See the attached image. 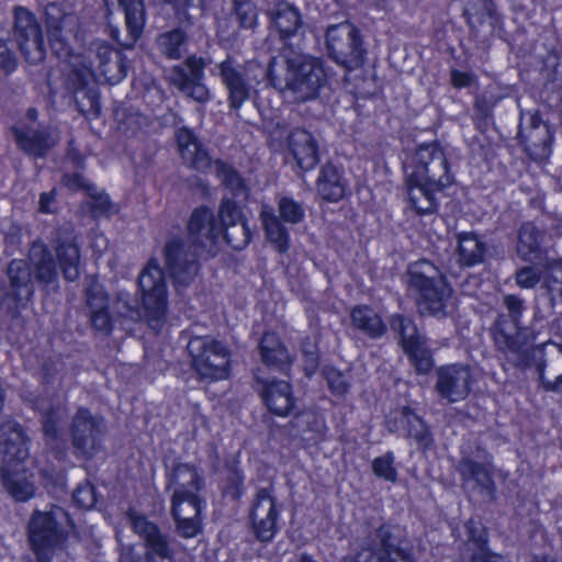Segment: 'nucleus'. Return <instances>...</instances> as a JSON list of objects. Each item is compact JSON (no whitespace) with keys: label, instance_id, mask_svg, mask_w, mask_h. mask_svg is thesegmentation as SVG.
<instances>
[{"label":"nucleus","instance_id":"nucleus-47","mask_svg":"<svg viewBox=\"0 0 562 562\" xmlns=\"http://www.w3.org/2000/svg\"><path fill=\"white\" fill-rule=\"evenodd\" d=\"M235 14L241 27L251 29L257 23V11L248 0H235Z\"/></svg>","mask_w":562,"mask_h":562},{"label":"nucleus","instance_id":"nucleus-23","mask_svg":"<svg viewBox=\"0 0 562 562\" xmlns=\"http://www.w3.org/2000/svg\"><path fill=\"white\" fill-rule=\"evenodd\" d=\"M293 436L306 445L317 442L325 432L324 417L314 409H306L296 414L292 420Z\"/></svg>","mask_w":562,"mask_h":562},{"label":"nucleus","instance_id":"nucleus-24","mask_svg":"<svg viewBox=\"0 0 562 562\" xmlns=\"http://www.w3.org/2000/svg\"><path fill=\"white\" fill-rule=\"evenodd\" d=\"M262 396L268 409L278 416H285L294 405L291 386L285 381L267 382Z\"/></svg>","mask_w":562,"mask_h":562},{"label":"nucleus","instance_id":"nucleus-2","mask_svg":"<svg viewBox=\"0 0 562 562\" xmlns=\"http://www.w3.org/2000/svg\"><path fill=\"white\" fill-rule=\"evenodd\" d=\"M52 49L58 55H67L68 81L74 100L82 113L99 112L97 93L88 86L91 82H120L126 76V65L121 54L103 43H93L86 55L68 53L66 41L68 27L76 24V18L61 12L57 4L45 9Z\"/></svg>","mask_w":562,"mask_h":562},{"label":"nucleus","instance_id":"nucleus-60","mask_svg":"<svg viewBox=\"0 0 562 562\" xmlns=\"http://www.w3.org/2000/svg\"><path fill=\"white\" fill-rule=\"evenodd\" d=\"M3 68L7 71H12L15 68V60L11 57L7 59V61L3 64Z\"/></svg>","mask_w":562,"mask_h":562},{"label":"nucleus","instance_id":"nucleus-25","mask_svg":"<svg viewBox=\"0 0 562 562\" xmlns=\"http://www.w3.org/2000/svg\"><path fill=\"white\" fill-rule=\"evenodd\" d=\"M464 529L467 531L468 550L472 551L471 562H508L502 555L492 553L485 546L486 532L479 521H469Z\"/></svg>","mask_w":562,"mask_h":562},{"label":"nucleus","instance_id":"nucleus-42","mask_svg":"<svg viewBox=\"0 0 562 562\" xmlns=\"http://www.w3.org/2000/svg\"><path fill=\"white\" fill-rule=\"evenodd\" d=\"M159 48L169 58L181 57L184 46V36L180 31H171L161 35L158 40Z\"/></svg>","mask_w":562,"mask_h":562},{"label":"nucleus","instance_id":"nucleus-57","mask_svg":"<svg viewBox=\"0 0 562 562\" xmlns=\"http://www.w3.org/2000/svg\"><path fill=\"white\" fill-rule=\"evenodd\" d=\"M505 304L514 316L520 312L521 301L518 297L514 295H507L505 297Z\"/></svg>","mask_w":562,"mask_h":562},{"label":"nucleus","instance_id":"nucleus-35","mask_svg":"<svg viewBox=\"0 0 562 562\" xmlns=\"http://www.w3.org/2000/svg\"><path fill=\"white\" fill-rule=\"evenodd\" d=\"M88 305L91 311V322L98 330H109L111 327V317L108 313V297L99 288H93L88 292Z\"/></svg>","mask_w":562,"mask_h":562},{"label":"nucleus","instance_id":"nucleus-4","mask_svg":"<svg viewBox=\"0 0 562 562\" xmlns=\"http://www.w3.org/2000/svg\"><path fill=\"white\" fill-rule=\"evenodd\" d=\"M412 206L419 214L436 210V194L450 184L447 160L436 144L419 146L403 162Z\"/></svg>","mask_w":562,"mask_h":562},{"label":"nucleus","instance_id":"nucleus-10","mask_svg":"<svg viewBox=\"0 0 562 562\" xmlns=\"http://www.w3.org/2000/svg\"><path fill=\"white\" fill-rule=\"evenodd\" d=\"M326 46L330 58L347 69L357 68L362 63L361 41L357 29L349 22L328 27Z\"/></svg>","mask_w":562,"mask_h":562},{"label":"nucleus","instance_id":"nucleus-19","mask_svg":"<svg viewBox=\"0 0 562 562\" xmlns=\"http://www.w3.org/2000/svg\"><path fill=\"white\" fill-rule=\"evenodd\" d=\"M386 425L390 431L406 432L424 447L430 443V437L425 424L407 407L391 412L386 418Z\"/></svg>","mask_w":562,"mask_h":562},{"label":"nucleus","instance_id":"nucleus-26","mask_svg":"<svg viewBox=\"0 0 562 562\" xmlns=\"http://www.w3.org/2000/svg\"><path fill=\"white\" fill-rule=\"evenodd\" d=\"M290 150L302 169H311L317 164V149L312 135L303 130H296L289 137Z\"/></svg>","mask_w":562,"mask_h":562},{"label":"nucleus","instance_id":"nucleus-7","mask_svg":"<svg viewBox=\"0 0 562 562\" xmlns=\"http://www.w3.org/2000/svg\"><path fill=\"white\" fill-rule=\"evenodd\" d=\"M66 517L60 508L37 512L29 525V538L38 562H60L65 554V536L59 525Z\"/></svg>","mask_w":562,"mask_h":562},{"label":"nucleus","instance_id":"nucleus-37","mask_svg":"<svg viewBox=\"0 0 562 562\" xmlns=\"http://www.w3.org/2000/svg\"><path fill=\"white\" fill-rule=\"evenodd\" d=\"M353 325L372 337H379L385 330L380 316L367 306H357L351 311Z\"/></svg>","mask_w":562,"mask_h":562},{"label":"nucleus","instance_id":"nucleus-15","mask_svg":"<svg viewBox=\"0 0 562 562\" xmlns=\"http://www.w3.org/2000/svg\"><path fill=\"white\" fill-rule=\"evenodd\" d=\"M279 513L274 498L266 490L257 494L250 520L256 537L263 542L271 541L278 531Z\"/></svg>","mask_w":562,"mask_h":562},{"label":"nucleus","instance_id":"nucleus-48","mask_svg":"<svg viewBox=\"0 0 562 562\" xmlns=\"http://www.w3.org/2000/svg\"><path fill=\"white\" fill-rule=\"evenodd\" d=\"M13 286L26 284L31 278V268L23 260H13L8 269Z\"/></svg>","mask_w":562,"mask_h":562},{"label":"nucleus","instance_id":"nucleus-44","mask_svg":"<svg viewBox=\"0 0 562 562\" xmlns=\"http://www.w3.org/2000/svg\"><path fill=\"white\" fill-rule=\"evenodd\" d=\"M215 169L220 179L237 198L245 196V187L240 177L228 165L216 161Z\"/></svg>","mask_w":562,"mask_h":562},{"label":"nucleus","instance_id":"nucleus-18","mask_svg":"<svg viewBox=\"0 0 562 562\" xmlns=\"http://www.w3.org/2000/svg\"><path fill=\"white\" fill-rule=\"evenodd\" d=\"M169 269L178 282H183L196 272V250H190L182 240H171L166 246Z\"/></svg>","mask_w":562,"mask_h":562},{"label":"nucleus","instance_id":"nucleus-41","mask_svg":"<svg viewBox=\"0 0 562 562\" xmlns=\"http://www.w3.org/2000/svg\"><path fill=\"white\" fill-rule=\"evenodd\" d=\"M538 232L530 223L525 224L518 236L517 251L525 260H532L536 258L538 249Z\"/></svg>","mask_w":562,"mask_h":562},{"label":"nucleus","instance_id":"nucleus-30","mask_svg":"<svg viewBox=\"0 0 562 562\" xmlns=\"http://www.w3.org/2000/svg\"><path fill=\"white\" fill-rule=\"evenodd\" d=\"M317 190L319 195L329 202H336L345 195L346 183L337 168L331 165L322 168Z\"/></svg>","mask_w":562,"mask_h":562},{"label":"nucleus","instance_id":"nucleus-50","mask_svg":"<svg viewBox=\"0 0 562 562\" xmlns=\"http://www.w3.org/2000/svg\"><path fill=\"white\" fill-rule=\"evenodd\" d=\"M325 375L328 386L334 394L342 395L347 391L348 382L341 372L331 368L325 372Z\"/></svg>","mask_w":562,"mask_h":562},{"label":"nucleus","instance_id":"nucleus-11","mask_svg":"<svg viewBox=\"0 0 562 562\" xmlns=\"http://www.w3.org/2000/svg\"><path fill=\"white\" fill-rule=\"evenodd\" d=\"M72 446L76 453L91 458L101 449V420L86 409H79L71 425Z\"/></svg>","mask_w":562,"mask_h":562},{"label":"nucleus","instance_id":"nucleus-56","mask_svg":"<svg viewBox=\"0 0 562 562\" xmlns=\"http://www.w3.org/2000/svg\"><path fill=\"white\" fill-rule=\"evenodd\" d=\"M303 353L306 357V367L305 370L308 374H311L316 366H317V358L315 352V346L311 347H303Z\"/></svg>","mask_w":562,"mask_h":562},{"label":"nucleus","instance_id":"nucleus-46","mask_svg":"<svg viewBox=\"0 0 562 562\" xmlns=\"http://www.w3.org/2000/svg\"><path fill=\"white\" fill-rule=\"evenodd\" d=\"M280 217L289 224H297L304 217L303 207L290 198H282L279 201Z\"/></svg>","mask_w":562,"mask_h":562},{"label":"nucleus","instance_id":"nucleus-28","mask_svg":"<svg viewBox=\"0 0 562 562\" xmlns=\"http://www.w3.org/2000/svg\"><path fill=\"white\" fill-rule=\"evenodd\" d=\"M109 13L115 10H123L126 20V26L133 40H136L143 30L144 12L142 0H104Z\"/></svg>","mask_w":562,"mask_h":562},{"label":"nucleus","instance_id":"nucleus-32","mask_svg":"<svg viewBox=\"0 0 562 562\" xmlns=\"http://www.w3.org/2000/svg\"><path fill=\"white\" fill-rule=\"evenodd\" d=\"M65 183L72 190L83 189L87 191L89 196V203L95 215L104 214L110 212L111 204L108 195L88 183L80 175L67 176Z\"/></svg>","mask_w":562,"mask_h":562},{"label":"nucleus","instance_id":"nucleus-59","mask_svg":"<svg viewBox=\"0 0 562 562\" xmlns=\"http://www.w3.org/2000/svg\"><path fill=\"white\" fill-rule=\"evenodd\" d=\"M549 390L562 392V375L558 376L557 380L548 385Z\"/></svg>","mask_w":562,"mask_h":562},{"label":"nucleus","instance_id":"nucleus-14","mask_svg":"<svg viewBox=\"0 0 562 562\" xmlns=\"http://www.w3.org/2000/svg\"><path fill=\"white\" fill-rule=\"evenodd\" d=\"M392 327L400 331L403 350L409 356V359L419 373H427L432 368V360L425 340L417 334L415 325L407 318L395 316L392 321Z\"/></svg>","mask_w":562,"mask_h":562},{"label":"nucleus","instance_id":"nucleus-51","mask_svg":"<svg viewBox=\"0 0 562 562\" xmlns=\"http://www.w3.org/2000/svg\"><path fill=\"white\" fill-rule=\"evenodd\" d=\"M544 281L549 290L562 291V261H557L550 266Z\"/></svg>","mask_w":562,"mask_h":562},{"label":"nucleus","instance_id":"nucleus-16","mask_svg":"<svg viewBox=\"0 0 562 562\" xmlns=\"http://www.w3.org/2000/svg\"><path fill=\"white\" fill-rule=\"evenodd\" d=\"M471 380L469 367L461 364L447 366L438 371L437 390L441 396L450 402H458L468 395Z\"/></svg>","mask_w":562,"mask_h":562},{"label":"nucleus","instance_id":"nucleus-52","mask_svg":"<svg viewBox=\"0 0 562 562\" xmlns=\"http://www.w3.org/2000/svg\"><path fill=\"white\" fill-rule=\"evenodd\" d=\"M540 277L535 268L526 267L517 271V284L525 289H530L538 283Z\"/></svg>","mask_w":562,"mask_h":562},{"label":"nucleus","instance_id":"nucleus-64","mask_svg":"<svg viewBox=\"0 0 562 562\" xmlns=\"http://www.w3.org/2000/svg\"><path fill=\"white\" fill-rule=\"evenodd\" d=\"M536 562H553V561L548 558H541V559H538Z\"/></svg>","mask_w":562,"mask_h":562},{"label":"nucleus","instance_id":"nucleus-63","mask_svg":"<svg viewBox=\"0 0 562 562\" xmlns=\"http://www.w3.org/2000/svg\"><path fill=\"white\" fill-rule=\"evenodd\" d=\"M121 303L124 305V307H125V310H126V311H125V313H123L124 315H125L126 313L132 312V307H131V306H128V304H127V302H126V301H124L123 299H120V301L117 302V304H121Z\"/></svg>","mask_w":562,"mask_h":562},{"label":"nucleus","instance_id":"nucleus-3","mask_svg":"<svg viewBox=\"0 0 562 562\" xmlns=\"http://www.w3.org/2000/svg\"><path fill=\"white\" fill-rule=\"evenodd\" d=\"M189 235L196 247L214 254L222 245L244 248L250 240L246 218L237 202L224 198L217 217L207 207L196 209L189 221Z\"/></svg>","mask_w":562,"mask_h":562},{"label":"nucleus","instance_id":"nucleus-55","mask_svg":"<svg viewBox=\"0 0 562 562\" xmlns=\"http://www.w3.org/2000/svg\"><path fill=\"white\" fill-rule=\"evenodd\" d=\"M229 480L231 485L225 487L224 492L233 497H237L239 495V484L243 481V475L238 471H233Z\"/></svg>","mask_w":562,"mask_h":562},{"label":"nucleus","instance_id":"nucleus-22","mask_svg":"<svg viewBox=\"0 0 562 562\" xmlns=\"http://www.w3.org/2000/svg\"><path fill=\"white\" fill-rule=\"evenodd\" d=\"M271 32L279 35L281 41L295 36L301 29L299 11L286 2L278 3L269 11Z\"/></svg>","mask_w":562,"mask_h":562},{"label":"nucleus","instance_id":"nucleus-38","mask_svg":"<svg viewBox=\"0 0 562 562\" xmlns=\"http://www.w3.org/2000/svg\"><path fill=\"white\" fill-rule=\"evenodd\" d=\"M15 138L21 148L34 156L43 155L54 144V139L45 138L32 127H15Z\"/></svg>","mask_w":562,"mask_h":562},{"label":"nucleus","instance_id":"nucleus-21","mask_svg":"<svg viewBox=\"0 0 562 562\" xmlns=\"http://www.w3.org/2000/svg\"><path fill=\"white\" fill-rule=\"evenodd\" d=\"M201 501L190 497L187 502L173 501L172 515L177 522L179 533L186 538H193L201 531Z\"/></svg>","mask_w":562,"mask_h":562},{"label":"nucleus","instance_id":"nucleus-17","mask_svg":"<svg viewBox=\"0 0 562 562\" xmlns=\"http://www.w3.org/2000/svg\"><path fill=\"white\" fill-rule=\"evenodd\" d=\"M168 486L172 491V502H187L192 496L199 498L198 492L203 482L196 470L188 463L177 464L168 472Z\"/></svg>","mask_w":562,"mask_h":562},{"label":"nucleus","instance_id":"nucleus-61","mask_svg":"<svg viewBox=\"0 0 562 562\" xmlns=\"http://www.w3.org/2000/svg\"><path fill=\"white\" fill-rule=\"evenodd\" d=\"M27 119L31 121V122H35L36 117H37V113L34 109H30L27 111V114H26Z\"/></svg>","mask_w":562,"mask_h":562},{"label":"nucleus","instance_id":"nucleus-62","mask_svg":"<svg viewBox=\"0 0 562 562\" xmlns=\"http://www.w3.org/2000/svg\"><path fill=\"white\" fill-rule=\"evenodd\" d=\"M300 562H316V561L307 554H302L300 558Z\"/></svg>","mask_w":562,"mask_h":562},{"label":"nucleus","instance_id":"nucleus-45","mask_svg":"<svg viewBox=\"0 0 562 562\" xmlns=\"http://www.w3.org/2000/svg\"><path fill=\"white\" fill-rule=\"evenodd\" d=\"M373 473L385 481L395 482L397 472L394 468V456L389 452L382 457L375 458L372 462Z\"/></svg>","mask_w":562,"mask_h":562},{"label":"nucleus","instance_id":"nucleus-31","mask_svg":"<svg viewBox=\"0 0 562 562\" xmlns=\"http://www.w3.org/2000/svg\"><path fill=\"white\" fill-rule=\"evenodd\" d=\"M260 217L267 239L274 246L278 251L285 252L289 249L290 241L288 231L281 225L279 218L268 206L262 207Z\"/></svg>","mask_w":562,"mask_h":562},{"label":"nucleus","instance_id":"nucleus-58","mask_svg":"<svg viewBox=\"0 0 562 562\" xmlns=\"http://www.w3.org/2000/svg\"><path fill=\"white\" fill-rule=\"evenodd\" d=\"M53 200H54V192L43 193L41 195V199H40V202H38L40 211L43 212V213H49L50 212L49 204H50V202Z\"/></svg>","mask_w":562,"mask_h":562},{"label":"nucleus","instance_id":"nucleus-33","mask_svg":"<svg viewBox=\"0 0 562 562\" xmlns=\"http://www.w3.org/2000/svg\"><path fill=\"white\" fill-rule=\"evenodd\" d=\"M260 352L262 361L267 366L284 370L290 363L286 350L274 334L268 333L263 336L260 342Z\"/></svg>","mask_w":562,"mask_h":562},{"label":"nucleus","instance_id":"nucleus-27","mask_svg":"<svg viewBox=\"0 0 562 562\" xmlns=\"http://www.w3.org/2000/svg\"><path fill=\"white\" fill-rule=\"evenodd\" d=\"M341 562H413V560L407 552L395 546L394 539L389 538L380 548L362 549L358 552L355 561L344 559Z\"/></svg>","mask_w":562,"mask_h":562},{"label":"nucleus","instance_id":"nucleus-13","mask_svg":"<svg viewBox=\"0 0 562 562\" xmlns=\"http://www.w3.org/2000/svg\"><path fill=\"white\" fill-rule=\"evenodd\" d=\"M204 67L205 64L202 58L189 57L186 60L187 70L179 66L173 67L170 70L169 80L188 97L203 103L210 98L207 88L201 82L204 76Z\"/></svg>","mask_w":562,"mask_h":562},{"label":"nucleus","instance_id":"nucleus-5","mask_svg":"<svg viewBox=\"0 0 562 562\" xmlns=\"http://www.w3.org/2000/svg\"><path fill=\"white\" fill-rule=\"evenodd\" d=\"M0 453L3 457L1 472L5 490L16 501H27L34 495L32 475L22 467L29 450L22 429L14 422L9 420L0 427Z\"/></svg>","mask_w":562,"mask_h":562},{"label":"nucleus","instance_id":"nucleus-39","mask_svg":"<svg viewBox=\"0 0 562 562\" xmlns=\"http://www.w3.org/2000/svg\"><path fill=\"white\" fill-rule=\"evenodd\" d=\"M458 251L460 260L467 266H472L482 260L484 246L474 234L464 233L459 235Z\"/></svg>","mask_w":562,"mask_h":562},{"label":"nucleus","instance_id":"nucleus-54","mask_svg":"<svg viewBox=\"0 0 562 562\" xmlns=\"http://www.w3.org/2000/svg\"><path fill=\"white\" fill-rule=\"evenodd\" d=\"M461 2L464 5V12L469 15L488 10L487 0H461Z\"/></svg>","mask_w":562,"mask_h":562},{"label":"nucleus","instance_id":"nucleus-40","mask_svg":"<svg viewBox=\"0 0 562 562\" xmlns=\"http://www.w3.org/2000/svg\"><path fill=\"white\" fill-rule=\"evenodd\" d=\"M461 472L468 485L473 484V486L477 485L486 491L491 490L492 481L485 464L467 460L461 464Z\"/></svg>","mask_w":562,"mask_h":562},{"label":"nucleus","instance_id":"nucleus-20","mask_svg":"<svg viewBox=\"0 0 562 562\" xmlns=\"http://www.w3.org/2000/svg\"><path fill=\"white\" fill-rule=\"evenodd\" d=\"M134 531L146 542L148 559L154 557L168 559L170 557L166 539L159 533L157 527L148 521L146 517L138 515L135 510L128 514Z\"/></svg>","mask_w":562,"mask_h":562},{"label":"nucleus","instance_id":"nucleus-6","mask_svg":"<svg viewBox=\"0 0 562 562\" xmlns=\"http://www.w3.org/2000/svg\"><path fill=\"white\" fill-rule=\"evenodd\" d=\"M409 283L419 292L422 313L441 316L452 308L451 289L437 267L427 260L414 262L408 269Z\"/></svg>","mask_w":562,"mask_h":562},{"label":"nucleus","instance_id":"nucleus-12","mask_svg":"<svg viewBox=\"0 0 562 562\" xmlns=\"http://www.w3.org/2000/svg\"><path fill=\"white\" fill-rule=\"evenodd\" d=\"M15 34L19 47L31 64H37L45 57V46L33 15L24 8L15 10Z\"/></svg>","mask_w":562,"mask_h":562},{"label":"nucleus","instance_id":"nucleus-8","mask_svg":"<svg viewBox=\"0 0 562 562\" xmlns=\"http://www.w3.org/2000/svg\"><path fill=\"white\" fill-rule=\"evenodd\" d=\"M188 351L200 378L218 381L229 376L231 353L223 342L210 336H196L189 340Z\"/></svg>","mask_w":562,"mask_h":562},{"label":"nucleus","instance_id":"nucleus-1","mask_svg":"<svg viewBox=\"0 0 562 562\" xmlns=\"http://www.w3.org/2000/svg\"><path fill=\"white\" fill-rule=\"evenodd\" d=\"M217 69L234 109L240 108L266 79L283 98L292 101L315 98L326 83V72L319 59L293 52L274 57L268 69L256 61L239 66L229 58Z\"/></svg>","mask_w":562,"mask_h":562},{"label":"nucleus","instance_id":"nucleus-9","mask_svg":"<svg viewBox=\"0 0 562 562\" xmlns=\"http://www.w3.org/2000/svg\"><path fill=\"white\" fill-rule=\"evenodd\" d=\"M144 317L149 326L157 329L167 311V289L162 269L150 260L138 278Z\"/></svg>","mask_w":562,"mask_h":562},{"label":"nucleus","instance_id":"nucleus-36","mask_svg":"<svg viewBox=\"0 0 562 562\" xmlns=\"http://www.w3.org/2000/svg\"><path fill=\"white\" fill-rule=\"evenodd\" d=\"M56 256L65 279L76 280L79 274V250L74 240L59 244Z\"/></svg>","mask_w":562,"mask_h":562},{"label":"nucleus","instance_id":"nucleus-34","mask_svg":"<svg viewBox=\"0 0 562 562\" xmlns=\"http://www.w3.org/2000/svg\"><path fill=\"white\" fill-rule=\"evenodd\" d=\"M30 261L38 280L45 283H50L55 280L57 274L55 265L44 244L40 241L33 244L30 250Z\"/></svg>","mask_w":562,"mask_h":562},{"label":"nucleus","instance_id":"nucleus-49","mask_svg":"<svg viewBox=\"0 0 562 562\" xmlns=\"http://www.w3.org/2000/svg\"><path fill=\"white\" fill-rule=\"evenodd\" d=\"M74 501L81 508H91L95 502L93 487L89 483L79 485L74 493Z\"/></svg>","mask_w":562,"mask_h":562},{"label":"nucleus","instance_id":"nucleus-53","mask_svg":"<svg viewBox=\"0 0 562 562\" xmlns=\"http://www.w3.org/2000/svg\"><path fill=\"white\" fill-rule=\"evenodd\" d=\"M473 81V76L467 71L453 70L451 72V82L456 88L469 87Z\"/></svg>","mask_w":562,"mask_h":562},{"label":"nucleus","instance_id":"nucleus-43","mask_svg":"<svg viewBox=\"0 0 562 562\" xmlns=\"http://www.w3.org/2000/svg\"><path fill=\"white\" fill-rule=\"evenodd\" d=\"M63 417V413L60 408H53L43 415V430L47 445H49L53 449H57L59 447V428L58 423Z\"/></svg>","mask_w":562,"mask_h":562},{"label":"nucleus","instance_id":"nucleus-29","mask_svg":"<svg viewBox=\"0 0 562 562\" xmlns=\"http://www.w3.org/2000/svg\"><path fill=\"white\" fill-rule=\"evenodd\" d=\"M177 142L183 160L196 169H203L209 166L207 154L201 147L192 131L180 128L177 132Z\"/></svg>","mask_w":562,"mask_h":562}]
</instances>
